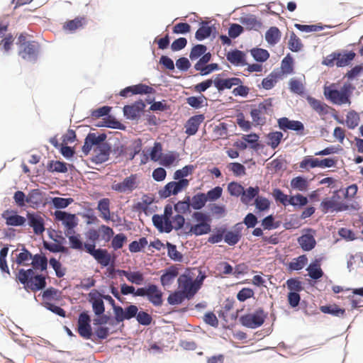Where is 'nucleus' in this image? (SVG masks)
I'll return each mask as SVG.
<instances>
[{"mask_svg": "<svg viewBox=\"0 0 363 363\" xmlns=\"http://www.w3.org/2000/svg\"><path fill=\"white\" fill-rule=\"evenodd\" d=\"M172 206L167 204L163 215L155 214L152 216L153 224L160 232L170 233L173 229L178 230L184 228L186 224L184 216L177 214L172 217Z\"/></svg>", "mask_w": 363, "mask_h": 363, "instance_id": "nucleus-1", "label": "nucleus"}, {"mask_svg": "<svg viewBox=\"0 0 363 363\" xmlns=\"http://www.w3.org/2000/svg\"><path fill=\"white\" fill-rule=\"evenodd\" d=\"M354 87L349 82L345 83L340 90L335 84L324 86V95L327 99L337 105L350 104V96Z\"/></svg>", "mask_w": 363, "mask_h": 363, "instance_id": "nucleus-2", "label": "nucleus"}, {"mask_svg": "<svg viewBox=\"0 0 363 363\" xmlns=\"http://www.w3.org/2000/svg\"><path fill=\"white\" fill-rule=\"evenodd\" d=\"M189 274H182L177 278L178 289L186 295L187 299H191L201 288L206 276L203 274L194 281L189 276Z\"/></svg>", "mask_w": 363, "mask_h": 363, "instance_id": "nucleus-3", "label": "nucleus"}, {"mask_svg": "<svg viewBox=\"0 0 363 363\" xmlns=\"http://www.w3.org/2000/svg\"><path fill=\"white\" fill-rule=\"evenodd\" d=\"M193 218L197 222L195 225L186 223L184 233L186 234L195 235L196 236L208 233L211 231V218L206 213L196 211L193 213Z\"/></svg>", "mask_w": 363, "mask_h": 363, "instance_id": "nucleus-4", "label": "nucleus"}, {"mask_svg": "<svg viewBox=\"0 0 363 363\" xmlns=\"http://www.w3.org/2000/svg\"><path fill=\"white\" fill-rule=\"evenodd\" d=\"M16 279L23 284L28 291H38L46 285L45 277L41 274H18Z\"/></svg>", "mask_w": 363, "mask_h": 363, "instance_id": "nucleus-5", "label": "nucleus"}, {"mask_svg": "<svg viewBox=\"0 0 363 363\" xmlns=\"http://www.w3.org/2000/svg\"><path fill=\"white\" fill-rule=\"evenodd\" d=\"M273 113L272 99L268 98L264 99L257 106H254L251 109L250 116L254 123L257 125H264L266 123L267 115H271Z\"/></svg>", "mask_w": 363, "mask_h": 363, "instance_id": "nucleus-6", "label": "nucleus"}, {"mask_svg": "<svg viewBox=\"0 0 363 363\" xmlns=\"http://www.w3.org/2000/svg\"><path fill=\"white\" fill-rule=\"evenodd\" d=\"M320 208L323 213H327L346 211L348 206L343 201L338 191H335L331 196L323 199Z\"/></svg>", "mask_w": 363, "mask_h": 363, "instance_id": "nucleus-7", "label": "nucleus"}, {"mask_svg": "<svg viewBox=\"0 0 363 363\" xmlns=\"http://www.w3.org/2000/svg\"><path fill=\"white\" fill-rule=\"evenodd\" d=\"M135 296L146 297L155 306H160L163 303V293L157 286L150 284L145 287L138 288L135 292Z\"/></svg>", "mask_w": 363, "mask_h": 363, "instance_id": "nucleus-8", "label": "nucleus"}, {"mask_svg": "<svg viewBox=\"0 0 363 363\" xmlns=\"http://www.w3.org/2000/svg\"><path fill=\"white\" fill-rule=\"evenodd\" d=\"M139 179L137 174H131L120 182H113L111 189L120 194H130L138 189Z\"/></svg>", "mask_w": 363, "mask_h": 363, "instance_id": "nucleus-9", "label": "nucleus"}, {"mask_svg": "<svg viewBox=\"0 0 363 363\" xmlns=\"http://www.w3.org/2000/svg\"><path fill=\"white\" fill-rule=\"evenodd\" d=\"M95 244H86V252L91 255L103 267H108L114 262V257L106 249H96Z\"/></svg>", "mask_w": 363, "mask_h": 363, "instance_id": "nucleus-10", "label": "nucleus"}, {"mask_svg": "<svg viewBox=\"0 0 363 363\" xmlns=\"http://www.w3.org/2000/svg\"><path fill=\"white\" fill-rule=\"evenodd\" d=\"M267 318L264 310L259 308L252 313L242 315L240 318L241 324L249 328H257L261 326Z\"/></svg>", "mask_w": 363, "mask_h": 363, "instance_id": "nucleus-11", "label": "nucleus"}, {"mask_svg": "<svg viewBox=\"0 0 363 363\" xmlns=\"http://www.w3.org/2000/svg\"><path fill=\"white\" fill-rule=\"evenodd\" d=\"M189 185V181L187 179H180L177 182H170L161 189L158 194L160 198L166 199L185 190Z\"/></svg>", "mask_w": 363, "mask_h": 363, "instance_id": "nucleus-12", "label": "nucleus"}, {"mask_svg": "<svg viewBox=\"0 0 363 363\" xmlns=\"http://www.w3.org/2000/svg\"><path fill=\"white\" fill-rule=\"evenodd\" d=\"M54 216L56 222H61L64 225L65 235L74 233V228L78 224V219L76 215L65 211H56L54 213Z\"/></svg>", "mask_w": 363, "mask_h": 363, "instance_id": "nucleus-13", "label": "nucleus"}, {"mask_svg": "<svg viewBox=\"0 0 363 363\" xmlns=\"http://www.w3.org/2000/svg\"><path fill=\"white\" fill-rule=\"evenodd\" d=\"M279 128L284 130H294L299 136H303L308 133L304 125L299 121L290 120L286 117H282L277 121Z\"/></svg>", "mask_w": 363, "mask_h": 363, "instance_id": "nucleus-14", "label": "nucleus"}, {"mask_svg": "<svg viewBox=\"0 0 363 363\" xmlns=\"http://www.w3.org/2000/svg\"><path fill=\"white\" fill-rule=\"evenodd\" d=\"M90 323L91 318L86 311L79 314L77 322V331L79 335L86 340L90 339L92 335Z\"/></svg>", "mask_w": 363, "mask_h": 363, "instance_id": "nucleus-15", "label": "nucleus"}, {"mask_svg": "<svg viewBox=\"0 0 363 363\" xmlns=\"http://www.w3.org/2000/svg\"><path fill=\"white\" fill-rule=\"evenodd\" d=\"M138 311V308L135 305H130L124 309L119 306H114L113 308L115 319L118 323L136 317Z\"/></svg>", "mask_w": 363, "mask_h": 363, "instance_id": "nucleus-16", "label": "nucleus"}, {"mask_svg": "<svg viewBox=\"0 0 363 363\" xmlns=\"http://www.w3.org/2000/svg\"><path fill=\"white\" fill-rule=\"evenodd\" d=\"M39 44L35 40L28 41L26 45L19 48L18 55L25 60L33 61L37 58Z\"/></svg>", "mask_w": 363, "mask_h": 363, "instance_id": "nucleus-17", "label": "nucleus"}, {"mask_svg": "<svg viewBox=\"0 0 363 363\" xmlns=\"http://www.w3.org/2000/svg\"><path fill=\"white\" fill-rule=\"evenodd\" d=\"M304 232L305 233L298 238V242L304 251H310L313 250L316 245V241L314 238L315 231L311 228H307L304 230Z\"/></svg>", "mask_w": 363, "mask_h": 363, "instance_id": "nucleus-18", "label": "nucleus"}, {"mask_svg": "<svg viewBox=\"0 0 363 363\" xmlns=\"http://www.w3.org/2000/svg\"><path fill=\"white\" fill-rule=\"evenodd\" d=\"M89 301L91 303L93 311L96 315L99 316L105 311L103 296L97 291H92L89 294Z\"/></svg>", "mask_w": 363, "mask_h": 363, "instance_id": "nucleus-19", "label": "nucleus"}, {"mask_svg": "<svg viewBox=\"0 0 363 363\" xmlns=\"http://www.w3.org/2000/svg\"><path fill=\"white\" fill-rule=\"evenodd\" d=\"M145 104L142 101L135 102L131 105H126L123 107L124 116L130 120H134L140 116Z\"/></svg>", "mask_w": 363, "mask_h": 363, "instance_id": "nucleus-20", "label": "nucleus"}, {"mask_svg": "<svg viewBox=\"0 0 363 363\" xmlns=\"http://www.w3.org/2000/svg\"><path fill=\"white\" fill-rule=\"evenodd\" d=\"M28 225L33 228L35 235H41L45 231L44 219L38 213H28Z\"/></svg>", "mask_w": 363, "mask_h": 363, "instance_id": "nucleus-21", "label": "nucleus"}, {"mask_svg": "<svg viewBox=\"0 0 363 363\" xmlns=\"http://www.w3.org/2000/svg\"><path fill=\"white\" fill-rule=\"evenodd\" d=\"M242 223H238L233 227V230L226 231L224 233V240L229 245H236L242 237Z\"/></svg>", "mask_w": 363, "mask_h": 363, "instance_id": "nucleus-22", "label": "nucleus"}, {"mask_svg": "<svg viewBox=\"0 0 363 363\" xmlns=\"http://www.w3.org/2000/svg\"><path fill=\"white\" fill-rule=\"evenodd\" d=\"M1 218L6 220L7 225L11 226H21L23 225L26 221L24 217L18 215L14 211H10L9 209L1 213Z\"/></svg>", "mask_w": 363, "mask_h": 363, "instance_id": "nucleus-23", "label": "nucleus"}, {"mask_svg": "<svg viewBox=\"0 0 363 363\" xmlns=\"http://www.w3.org/2000/svg\"><path fill=\"white\" fill-rule=\"evenodd\" d=\"M106 136L105 134L96 135L95 133H89L84 140V144L82 146V152L87 155L93 146H97L99 143L105 140Z\"/></svg>", "mask_w": 363, "mask_h": 363, "instance_id": "nucleus-24", "label": "nucleus"}, {"mask_svg": "<svg viewBox=\"0 0 363 363\" xmlns=\"http://www.w3.org/2000/svg\"><path fill=\"white\" fill-rule=\"evenodd\" d=\"M204 119L205 117L203 114L195 115L189 118L184 125L185 133L189 136L195 135Z\"/></svg>", "mask_w": 363, "mask_h": 363, "instance_id": "nucleus-25", "label": "nucleus"}, {"mask_svg": "<svg viewBox=\"0 0 363 363\" xmlns=\"http://www.w3.org/2000/svg\"><path fill=\"white\" fill-rule=\"evenodd\" d=\"M240 84H242V82L240 78L238 77L222 79L217 77L213 80V84L219 92L223 91L226 89H230L233 86L240 85Z\"/></svg>", "mask_w": 363, "mask_h": 363, "instance_id": "nucleus-26", "label": "nucleus"}, {"mask_svg": "<svg viewBox=\"0 0 363 363\" xmlns=\"http://www.w3.org/2000/svg\"><path fill=\"white\" fill-rule=\"evenodd\" d=\"M95 155L94 161L96 163H103L106 162L109 158L111 152V146L107 143H99L94 150Z\"/></svg>", "mask_w": 363, "mask_h": 363, "instance_id": "nucleus-27", "label": "nucleus"}, {"mask_svg": "<svg viewBox=\"0 0 363 363\" xmlns=\"http://www.w3.org/2000/svg\"><path fill=\"white\" fill-rule=\"evenodd\" d=\"M87 18L85 16H77L72 20L64 23L62 28L65 31L74 33L78 29L83 28L87 24Z\"/></svg>", "mask_w": 363, "mask_h": 363, "instance_id": "nucleus-28", "label": "nucleus"}, {"mask_svg": "<svg viewBox=\"0 0 363 363\" xmlns=\"http://www.w3.org/2000/svg\"><path fill=\"white\" fill-rule=\"evenodd\" d=\"M240 22L247 30H258L262 26V23L254 15H247L240 18Z\"/></svg>", "mask_w": 363, "mask_h": 363, "instance_id": "nucleus-29", "label": "nucleus"}, {"mask_svg": "<svg viewBox=\"0 0 363 363\" xmlns=\"http://www.w3.org/2000/svg\"><path fill=\"white\" fill-rule=\"evenodd\" d=\"M306 99L311 107L319 115H326L328 113L329 106L326 104L312 96H308Z\"/></svg>", "mask_w": 363, "mask_h": 363, "instance_id": "nucleus-30", "label": "nucleus"}, {"mask_svg": "<svg viewBox=\"0 0 363 363\" xmlns=\"http://www.w3.org/2000/svg\"><path fill=\"white\" fill-rule=\"evenodd\" d=\"M96 209L100 212V217L106 221L111 220L110 200L107 198L102 199L98 202Z\"/></svg>", "mask_w": 363, "mask_h": 363, "instance_id": "nucleus-31", "label": "nucleus"}, {"mask_svg": "<svg viewBox=\"0 0 363 363\" xmlns=\"http://www.w3.org/2000/svg\"><path fill=\"white\" fill-rule=\"evenodd\" d=\"M227 60L235 65H246L245 54L238 50L229 52L227 55Z\"/></svg>", "mask_w": 363, "mask_h": 363, "instance_id": "nucleus-32", "label": "nucleus"}, {"mask_svg": "<svg viewBox=\"0 0 363 363\" xmlns=\"http://www.w3.org/2000/svg\"><path fill=\"white\" fill-rule=\"evenodd\" d=\"M281 37V33L277 27H270L265 33V40L271 45L277 44Z\"/></svg>", "mask_w": 363, "mask_h": 363, "instance_id": "nucleus-33", "label": "nucleus"}, {"mask_svg": "<svg viewBox=\"0 0 363 363\" xmlns=\"http://www.w3.org/2000/svg\"><path fill=\"white\" fill-rule=\"evenodd\" d=\"M65 235L69 239V246L71 248L79 251H86V244L83 243L81 239V235L79 234H75V233L74 232L72 234H68Z\"/></svg>", "mask_w": 363, "mask_h": 363, "instance_id": "nucleus-34", "label": "nucleus"}, {"mask_svg": "<svg viewBox=\"0 0 363 363\" xmlns=\"http://www.w3.org/2000/svg\"><path fill=\"white\" fill-rule=\"evenodd\" d=\"M30 264L33 269L44 271L47 269L48 259L45 255L37 254L33 256Z\"/></svg>", "mask_w": 363, "mask_h": 363, "instance_id": "nucleus-35", "label": "nucleus"}, {"mask_svg": "<svg viewBox=\"0 0 363 363\" xmlns=\"http://www.w3.org/2000/svg\"><path fill=\"white\" fill-rule=\"evenodd\" d=\"M355 53L353 51H350L345 53L337 52L336 57L337 62L335 65L337 67H345L348 65L355 57Z\"/></svg>", "mask_w": 363, "mask_h": 363, "instance_id": "nucleus-36", "label": "nucleus"}, {"mask_svg": "<svg viewBox=\"0 0 363 363\" xmlns=\"http://www.w3.org/2000/svg\"><path fill=\"white\" fill-rule=\"evenodd\" d=\"M259 192V188L258 186L249 187L246 190L243 189V193L240 198L241 201L245 204H248L251 201L256 198Z\"/></svg>", "mask_w": 363, "mask_h": 363, "instance_id": "nucleus-37", "label": "nucleus"}, {"mask_svg": "<svg viewBox=\"0 0 363 363\" xmlns=\"http://www.w3.org/2000/svg\"><path fill=\"white\" fill-rule=\"evenodd\" d=\"M212 33V28L208 25V22L202 21L200 28L196 30L195 37L199 40H202L208 38Z\"/></svg>", "mask_w": 363, "mask_h": 363, "instance_id": "nucleus-38", "label": "nucleus"}, {"mask_svg": "<svg viewBox=\"0 0 363 363\" xmlns=\"http://www.w3.org/2000/svg\"><path fill=\"white\" fill-rule=\"evenodd\" d=\"M283 136V133L280 131L271 132L267 135V144L274 150L280 144Z\"/></svg>", "mask_w": 363, "mask_h": 363, "instance_id": "nucleus-39", "label": "nucleus"}, {"mask_svg": "<svg viewBox=\"0 0 363 363\" xmlns=\"http://www.w3.org/2000/svg\"><path fill=\"white\" fill-rule=\"evenodd\" d=\"M50 172L65 173L67 172V164L64 162L51 160L47 165Z\"/></svg>", "mask_w": 363, "mask_h": 363, "instance_id": "nucleus-40", "label": "nucleus"}, {"mask_svg": "<svg viewBox=\"0 0 363 363\" xmlns=\"http://www.w3.org/2000/svg\"><path fill=\"white\" fill-rule=\"evenodd\" d=\"M308 185L307 179L301 176L294 177L291 181V187L301 191H306Z\"/></svg>", "mask_w": 363, "mask_h": 363, "instance_id": "nucleus-41", "label": "nucleus"}, {"mask_svg": "<svg viewBox=\"0 0 363 363\" xmlns=\"http://www.w3.org/2000/svg\"><path fill=\"white\" fill-rule=\"evenodd\" d=\"M207 196L205 194H197L192 197L190 206L195 210H199L205 206Z\"/></svg>", "mask_w": 363, "mask_h": 363, "instance_id": "nucleus-42", "label": "nucleus"}, {"mask_svg": "<svg viewBox=\"0 0 363 363\" xmlns=\"http://www.w3.org/2000/svg\"><path fill=\"white\" fill-rule=\"evenodd\" d=\"M196 166L194 165H186L182 169L175 171L173 177L175 180L178 181L180 179H185L184 177L191 175L194 172Z\"/></svg>", "mask_w": 363, "mask_h": 363, "instance_id": "nucleus-43", "label": "nucleus"}, {"mask_svg": "<svg viewBox=\"0 0 363 363\" xmlns=\"http://www.w3.org/2000/svg\"><path fill=\"white\" fill-rule=\"evenodd\" d=\"M308 263V258L306 255H303L297 258H294L290 263H289V269L291 270H301Z\"/></svg>", "mask_w": 363, "mask_h": 363, "instance_id": "nucleus-44", "label": "nucleus"}, {"mask_svg": "<svg viewBox=\"0 0 363 363\" xmlns=\"http://www.w3.org/2000/svg\"><path fill=\"white\" fill-rule=\"evenodd\" d=\"M33 259L32 254L27 250L23 249L16 257V262L23 266H29Z\"/></svg>", "mask_w": 363, "mask_h": 363, "instance_id": "nucleus-45", "label": "nucleus"}, {"mask_svg": "<svg viewBox=\"0 0 363 363\" xmlns=\"http://www.w3.org/2000/svg\"><path fill=\"white\" fill-rule=\"evenodd\" d=\"M26 201L28 203H32V204H35V205L41 203L43 201V196H42L41 191L38 189H33L32 191H30L29 192V194L26 196Z\"/></svg>", "mask_w": 363, "mask_h": 363, "instance_id": "nucleus-46", "label": "nucleus"}, {"mask_svg": "<svg viewBox=\"0 0 363 363\" xmlns=\"http://www.w3.org/2000/svg\"><path fill=\"white\" fill-rule=\"evenodd\" d=\"M187 297L180 290L170 294L167 298V302L170 305H178L182 303Z\"/></svg>", "mask_w": 363, "mask_h": 363, "instance_id": "nucleus-47", "label": "nucleus"}, {"mask_svg": "<svg viewBox=\"0 0 363 363\" xmlns=\"http://www.w3.org/2000/svg\"><path fill=\"white\" fill-rule=\"evenodd\" d=\"M148 244L146 238L143 237L138 240H134L129 244L128 249L130 252H138L142 249L145 248Z\"/></svg>", "mask_w": 363, "mask_h": 363, "instance_id": "nucleus-48", "label": "nucleus"}, {"mask_svg": "<svg viewBox=\"0 0 363 363\" xmlns=\"http://www.w3.org/2000/svg\"><path fill=\"white\" fill-rule=\"evenodd\" d=\"M319 167V159L313 158L311 156L305 157L299 163V167L303 169H308L310 168Z\"/></svg>", "mask_w": 363, "mask_h": 363, "instance_id": "nucleus-49", "label": "nucleus"}, {"mask_svg": "<svg viewBox=\"0 0 363 363\" xmlns=\"http://www.w3.org/2000/svg\"><path fill=\"white\" fill-rule=\"evenodd\" d=\"M320 310L324 313H329L338 317L343 316L345 313V309L340 308L336 305L323 306H321Z\"/></svg>", "mask_w": 363, "mask_h": 363, "instance_id": "nucleus-50", "label": "nucleus"}, {"mask_svg": "<svg viewBox=\"0 0 363 363\" xmlns=\"http://www.w3.org/2000/svg\"><path fill=\"white\" fill-rule=\"evenodd\" d=\"M128 238L123 233H118L113 236L111 241V247L114 250H118L123 247V245L127 242Z\"/></svg>", "mask_w": 363, "mask_h": 363, "instance_id": "nucleus-51", "label": "nucleus"}, {"mask_svg": "<svg viewBox=\"0 0 363 363\" xmlns=\"http://www.w3.org/2000/svg\"><path fill=\"white\" fill-rule=\"evenodd\" d=\"M250 52L254 59L257 62H264L269 57L268 51L262 48H253Z\"/></svg>", "mask_w": 363, "mask_h": 363, "instance_id": "nucleus-52", "label": "nucleus"}, {"mask_svg": "<svg viewBox=\"0 0 363 363\" xmlns=\"http://www.w3.org/2000/svg\"><path fill=\"white\" fill-rule=\"evenodd\" d=\"M359 122V116L354 111L348 112L346 116V124L350 129L356 128Z\"/></svg>", "mask_w": 363, "mask_h": 363, "instance_id": "nucleus-53", "label": "nucleus"}, {"mask_svg": "<svg viewBox=\"0 0 363 363\" xmlns=\"http://www.w3.org/2000/svg\"><path fill=\"white\" fill-rule=\"evenodd\" d=\"M179 155L177 152H171L162 155L160 160V164L164 167H169L177 160Z\"/></svg>", "mask_w": 363, "mask_h": 363, "instance_id": "nucleus-54", "label": "nucleus"}, {"mask_svg": "<svg viewBox=\"0 0 363 363\" xmlns=\"http://www.w3.org/2000/svg\"><path fill=\"white\" fill-rule=\"evenodd\" d=\"M175 211L178 214H184L189 211L190 210V199L189 196L186 197V201L177 202L174 207Z\"/></svg>", "mask_w": 363, "mask_h": 363, "instance_id": "nucleus-55", "label": "nucleus"}, {"mask_svg": "<svg viewBox=\"0 0 363 363\" xmlns=\"http://www.w3.org/2000/svg\"><path fill=\"white\" fill-rule=\"evenodd\" d=\"M74 202L72 198L55 197L52 199V203L57 208H65Z\"/></svg>", "mask_w": 363, "mask_h": 363, "instance_id": "nucleus-56", "label": "nucleus"}, {"mask_svg": "<svg viewBox=\"0 0 363 363\" xmlns=\"http://www.w3.org/2000/svg\"><path fill=\"white\" fill-rule=\"evenodd\" d=\"M324 260V257L318 256L308 265L306 270L308 272H323L321 269V263Z\"/></svg>", "mask_w": 363, "mask_h": 363, "instance_id": "nucleus-57", "label": "nucleus"}, {"mask_svg": "<svg viewBox=\"0 0 363 363\" xmlns=\"http://www.w3.org/2000/svg\"><path fill=\"white\" fill-rule=\"evenodd\" d=\"M255 204L256 208L259 211H264L268 210L270 206V202L268 199L257 196L255 200Z\"/></svg>", "mask_w": 363, "mask_h": 363, "instance_id": "nucleus-58", "label": "nucleus"}, {"mask_svg": "<svg viewBox=\"0 0 363 363\" xmlns=\"http://www.w3.org/2000/svg\"><path fill=\"white\" fill-rule=\"evenodd\" d=\"M302 48L301 40L294 33H292L289 41V48L293 52H298Z\"/></svg>", "mask_w": 363, "mask_h": 363, "instance_id": "nucleus-59", "label": "nucleus"}, {"mask_svg": "<svg viewBox=\"0 0 363 363\" xmlns=\"http://www.w3.org/2000/svg\"><path fill=\"white\" fill-rule=\"evenodd\" d=\"M243 186L235 182H230L228 186V190L230 195L234 196H242L243 193Z\"/></svg>", "mask_w": 363, "mask_h": 363, "instance_id": "nucleus-60", "label": "nucleus"}, {"mask_svg": "<svg viewBox=\"0 0 363 363\" xmlns=\"http://www.w3.org/2000/svg\"><path fill=\"white\" fill-rule=\"evenodd\" d=\"M133 94H151L154 89L151 86L143 84L131 86Z\"/></svg>", "mask_w": 363, "mask_h": 363, "instance_id": "nucleus-61", "label": "nucleus"}, {"mask_svg": "<svg viewBox=\"0 0 363 363\" xmlns=\"http://www.w3.org/2000/svg\"><path fill=\"white\" fill-rule=\"evenodd\" d=\"M206 46L203 45H196L194 46L190 52L189 57L191 60L198 59L206 52Z\"/></svg>", "mask_w": 363, "mask_h": 363, "instance_id": "nucleus-62", "label": "nucleus"}, {"mask_svg": "<svg viewBox=\"0 0 363 363\" xmlns=\"http://www.w3.org/2000/svg\"><path fill=\"white\" fill-rule=\"evenodd\" d=\"M308 203V199L301 194H296L289 197V204L294 206H303Z\"/></svg>", "mask_w": 363, "mask_h": 363, "instance_id": "nucleus-63", "label": "nucleus"}, {"mask_svg": "<svg viewBox=\"0 0 363 363\" xmlns=\"http://www.w3.org/2000/svg\"><path fill=\"white\" fill-rule=\"evenodd\" d=\"M291 91L297 94H302L304 91V86L302 82L296 79H291L289 82Z\"/></svg>", "mask_w": 363, "mask_h": 363, "instance_id": "nucleus-64", "label": "nucleus"}]
</instances>
